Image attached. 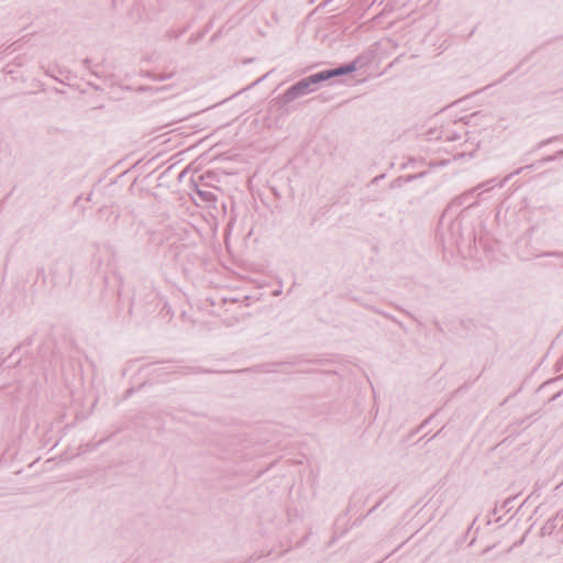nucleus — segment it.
I'll use <instances>...</instances> for the list:
<instances>
[{"instance_id":"nucleus-1","label":"nucleus","mask_w":563,"mask_h":563,"mask_svg":"<svg viewBox=\"0 0 563 563\" xmlns=\"http://www.w3.org/2000/svg\"><path fill=\"white\" fill-rule=\"evenodd\" d=\"M522 168L517 169L516 172L506 176L500 183L497 184L498 187H503L514 175H518ZM495 179H489L487 181H483L478 184L476 187L466 190L462 195L454 198L450 205V208L453 207H465L471 208L473 206L478 205L481 199H485L484 195L489 192L495 186Z\"/></svg>"},{"instance_id":"nucleus-2","label":"nucleus","mask_w":563,"mask_h":563,"mask_svg":"<svg viewBox=\"0 0 563 563\" xmlns=\"http://www.w3.org/2000/svg\"><path fill=\"white\" fill-rule=\"evenodd\" d=\"M357 69V60H352L347 64L340 65L335 68L324 69L316 74L307 76L309 81L313 84L317 89L319 85L335 77L351 74Z\"/></svg>"},{"instance_id":"nucleus-3","label":"nucleus","mask_w":563,"mask_h":563,"mask_svg":"<svg viewBox=\"0 0 563 563\" xmlns=\"http://www.w3.org/2000/svg\"><path fill=\"white\" fill-rule=\"evenodd\" d=\"M316 90L317 87L309 81L308 77H305L290 86L283 95L278 96L276 100L280 107H284L297 98L314 92Z\"/></svg>"},{"instance_id":"nucleus-4","label":"nucleus","mask_w":563,"mask_h":563,"mask_svg":"<svg viewBox=\"0 0 563 563\" xmlns=\"http://www.w3.org/2000/svg\"><path fill=\"white\" fill-rule=\"evenodd\" d=\"M448 236L442 234L443 244L448 243L449 245H459L462 238V221L460 219H454L450 222L448 227Z\"/></svg>"},{"instance_id":"nucleus-5","label":"nucleus","mask_w":563,"mask_h":563,"mask_svg":"<svg viewBox=\"0 0 563 563\" xmlns=\"http://www.w3.org/2000/svg\"><path fill=\"white\" fill-rule=\"evenodd\" d=\"M428 134L430 140L456 141L461 139V133L450 126L441 128L440 130H430Z\"/></svg>"},{"instance_id":"nucleus-6","label":"nucleus","mask_w":563,"mask_h":563,"mask_svg":"<svg viewBox=\"0 0 563 563\" xmlns=\"http://www.w3.org/2000/svg\"><path fill=\"white\" fill-rule=\"evenodd\" d=\"M197 194L206 201V202H212L216 201V197L211 191L200 190L197 189Z\"/></svg>"},{"instance_id":"nucleus-7","label":"nucleus","mask_w":563,"mask_h":563,"mask_svg":"<svg viewBox=\"0 0 563 563\" xmlns=\"http://www.w3.org/2000/svg\"><path fill=\"white\" fill-rule=\"evenodd\" d=\"M32 342H33V338L32 336H29L26 338L22 344L18 345L12 352H16L23 347H27V346H31L32 345Z\"/></svg>"},{"instance_id":"nucleus-8","label":"nucleus","mask_w":563,"mask_h":563,"mask_svg":"<svg viewBox=\"0 0 563 563\" xmlns=\"http://www.w3.org/2000/svg\"><path fill=\"white\" fill-rule=\"evenodd\" d=\"M380 316H383L384 318L390 320L391 322L396 321V317L391 316L390 313L384 311V312H379Z\"/></svg>"},{"instance_id":"nucleus-9","label":"nucleus","mask_w":563,"mask_h":563,"mask_svg":"<svg viewBox=\"0 0 563 563\" xmlns=\"http://www.w3.org/2000/svg\"><path fill=\"white\" fill-rule=\"evenodd\" d=\"M394 323H396L401 330H404L406 332L408 331V329L405 327V324L401 321H399L397 318H396V321H394Z\"/></svg>"},{"instance_id":"nucleus-10","label":"nucleus","mask_w":563,"mask_h":563,"mask_svg":"<svg viewBox=\"0 0 563 563\" xmlns=\"http://www.w3.org/2000/svg\"><path fill=\"white\" fill-rule=\"evenodd\" d=\"M563 154V151H560L556 153V155L549 156L545 161L551 162L554 161L556 157L561 156Z\"/></svg>"},{"instance_id":"nucleus-11","label":"nucleus","mask_w":563,"mask_h":563,"mask_svg":"<svg viewBox=\"0 0 563 563\" xmlns=\"http://www.w3.org/2000/svg\"><path fill=\"white\" fill-rule=\"evenodd\" d=\"M552 140H553V139H548V140H545V141H542V142L539 144V147H542V146H544L545 144L551 143V142H552Z\"/></svg>"},{"instance_id":"nucleus-12","label":"nucleus","mask_w":563,"mask_h":563,"mask_svg":"<svg viewBox=\"0 0 563 563\" xmlns=\"http://www.w3.org/2000/svg\"><path fill=\"white\" fill-rule=\"evenodd\" d=\"M402 311H404L408 317H410L411 319H413L415 321H418V320H417V318H416L412 313H410V312H408V311H406V310H402Z\"/></svg>"},{"instance_id":"nucleus-13","label":"nucleus","mask_w":563,"mask_h":563,"mask_svg":"<svg viewBox=\"0 0 563 563\" xmlns=\"http://www.w3.org/2000/svg\"><path fill=\"white\" fill-rule=\"evenodd\" d=\"M371 310L376 312V313H378V314H379V312H384L383 310H379V309H377L375 307H371Z\"/></svg>"},{"instance_id":"nucleus-14","label":"nucleus","mask_w":563,"mask_h":563,"mask_svg":"<svg viewBox=\"0 0 563 563\" xmlns=\"http://www.w3.org/2000/svg\"><path fill=\"white\" fill-rule=\"evenodd\" d=\"M280 294H282V289H277V290L274 291V296H278Z\"/></svg>"},{"instance_id":"nucleus-15","label":"nucleus","mask_w":563,"mask_h":563,"mask_svg":"<svg viewBox=\"0 0 563 563\" xmlns=\"http://www.w3.org/2000/svg\"><path fill=\"white\" fill-rule=\"evenodd\" d=\"M166 308H167V313H168V312H169V310H170V307H167V306L165 305V306H164V309H166Z\"/></svg>"},{"instance_id":"nucleus-16","label":"nucleus","mask_w":563,"mask_h":563,"mask_svg":"<svg viewBox=\"0 0 563 563\" xmlns=\"http://www.w3.org/2000/svg\"><path fill=\"white\" fill-rule=\"evenodd\" d=\"M547 255H558L555 252L548 253Z\"/></svg>"}]
</instances>
